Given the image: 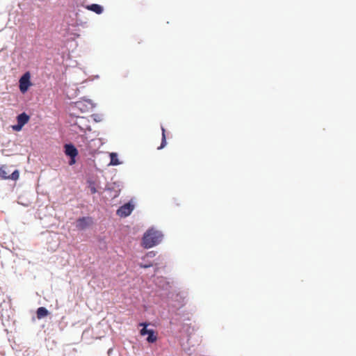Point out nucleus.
Here are the masks:
<instances>
[{
  "instance_id": "nucleus-1",
  "label": "nucleus",
  "mask_w": 356,
  "mask_h": 356,
  "mask_svg": "<svg viewBox=\"0 0 356 356\" xmlns=\"http://www.w3.org/2000/svg\"><path fill=\"white\" fill-rule=\"evenodd\" d=\"M162 238L163 234L161 232L151 228L144 234L141 244L146 249L151 248L158 245L162 241Z\"/></svg>"
},
{
  "instance_id": "nucleus-2",
  "label": "nucleus",
  "mask_w": 356,
  "mask_h": 356,
  "mask_svg": "<svg viewBox=\"0 0 356 356\" xmlns=\"http://www.w3.org/2000/svg\"><path fill=\"white\" fill-rule=\"evenodd\" d=\"M72 127L78 128L83 133L91 131L90 122L88 118L85 117H78Z\"/></svg>"
},
{
  "instance_id": "nucleus-3",
  "label": "nucleus",
  "mask_w": 356,
  "mask_h": 356,
  "mask_svg": "<svg viewBox=\"0 0 356 356\" xmlns=\"http://www.w3.org/2000/svg\"><path fill=\"white\" fill-rule=\"evenodd\" d=\"M10 170L8 166L3 165L0 167V177L3 179L17 180L19 177V172L17 170H14L9 175Z\"/></svg>"
},
{
  "instance_id": "nucleus-4",
  "label": "nucleus",
  "mask_w": 356,
  "mask_h": 356,
  "mask_svg": "<svg viewBox=\"0 0 356 356\" xmlns=\"http://www.w3.org/2000/svg\"><path fill=\"white\" fill-rule=\"evenodd\" d=\"M19 87L21 92L25 93L32 85L31 82V74L29 72H25L19 79Z\"/></svg>"
},
{
  "instance_id": "nucleus-5",
  "label": "nucleus",
  "mask_w": 356,
  "mask_h": 356,
  "mask_svg": "<svg viewBox=\"0 0 356 356\" xmlns=\"http://www.w3.org/2000/svg\"><path fill=\"white\" fill-rule=\"evenodd\" d=\"M134 208V206L131 203H126L117 210V215L120 217H127L131 213Z\"/></svg>"
},
{
  "instance_id": "nucleus-6",
  "label": "nucleus",
  "mask_w": 356,
  "mask_h": 356,
  "mask_svg": "<svg viewBox=\"0 0 356 356\" xmlns=\"http://www.w3.org/2000/svg\"><path fill=\"white\" fill-rule=\"evenodd\" d=\"M92 223V220L90 217H82L76 220V227L79 230L86 229Z\"/></svg>"
},
{
  "instance_id": "nucleus-7",
  "label": "nucleus",
  "mask_w": 356,
  "mask_h": 356,
  "mask_svg": "<svg viewBox=\"0 0 356 356\" xmlns=\"http://www.w3.org/2000/svg\"><path fill=\"white\" fill-rule=\"evenodd\" d=\"M65 153L66 155L70 156L71 159H75L78 155L77 149L72 144H67L65 145Z\"/></svg>"
},
{
  "instance_id": "nucleus-8",
  "label": "nucleus",
  "mask_w": 356,
  "mask_h": 356,
  "mask_svg": "<svg viewBox=\"0 0 356 356\" xmlns=\"http://www.w3.org/2000/svg\"><path fill=\"white\" fill-rule=\"evenodd\" d=\"M29 116L25 113H21L17 117V122L22 125L26 124L29 122Z\"/></svg>"
},
{
  "instance_id": "nucleus-9",
  "label": "nucleus",
  "mask_w": 356,
  "mask_h": 356,
  "mask_svg": "<svg viewBox=\"0 0 356 356\" xmlns=\"http://www.w3.org/2000/svg\"><path fill=\"white\" fill-rule=\"evenodd\" d=\"M87 9L95 12L97 14H101L103 12V8L99 4H91L87 6Z\"/></svg>"
},
{
  "instance_id": "nucleus-10",
  "label": "nucleus",
  "mask_w": 356,
  "mask_h": 356,
  "mask_svg": "<svg viewBox=\"0 0 356 356\" xmlns=\"http://www.w3.org/2000/svg\"><path fill=\"white\" fill-rule=\"evenodd\" d=\"M37 318L40 319L45 316H47L49 314L48 310L43 307H40L37 309Z\"/></svg>"
},
{
  "instance_id": "nucleus-11",
  "label": "nucleus",
  "mask_w": 356,
  "mask_h": 356,
  "mask_svg": "<svg viewBox=\"0 0 356 356\" xmlns=\"http://www.w3.org/2000/svg\"><path fill=\"white\" fill-rule=\"evenodd\" d=\"M110 158H111L110 165H118L120 163L118 160L117 153H115V152L111 153Z\"/></svg>"
},
{
  "instance_id": "nucleus-12",
  "label": "nucleus",
  "mask_w": 356,
  "mask_h": 356,
  "mask_svg": "<svg viewBox=\"0 0 356 356\" xmlns=\"http://www.w3.org/2000/svg\"><path fill=\"white\" fill-rule=\"evenodd\" d=\"M157 340V337L154 334V331L153 330H151L149 333L148 334V337L147 338V341L149 343H154Z\"/></svg>"
},
{
  "instance_id": "nucleus-13",
  "label": "nucleus",
  "mask_w": 356,
  "mask_h": 356,
  "mask_svg": "<svg viewBox=\"0 0 356 356\" xmlns=\"http://www.w3.org/2000/svg\"><path fill=\"white\" fill-rule=\"evenodd\" d=\"M161 130H162V140H161V146L158 147L159 149L163 148L167 144L166 138H165V129L163 127H161Z\"/></svg>"
},
{
  "instance_id": "nucleus-14",
  "label": "nucleus",
  "mask_w": 356,
  "mask_h": 356,
  "mask_svg": "<svg viewBox=\"0 0 356 356\" xmlns=\"http://www.w3.org/2000/svg\"><path fill=\"white\" fill-rule=\"evenodd\" d=\"M140 326H143L144 327L140 330V333L142 336H144L145 334H148L149 333V332L151 331V330H147L146 329V327L147 326V323H140Z\"/></svg>"
},
{
  "instance_id": "nucleus-15",
  "label": "nucleus",
  "mask_w": 356,
  "mask_h": 356,
  "mask_svg": "<svg viewBox=\"0 0 356 356\" xmlns=\"http://www.w3.org/2000/svg\"><path fill=\"white\" fill-rule=\"evenodd\" d=\"M23 127H24V125L20 124L17 122V124L16 125L13 126V129L16 131H19L22 129Z\"/></svg>"
},
{
  "instance_id": "nucleus-16",
  "label": "nucleus",
  "mask_w": 356,
  "mask_h": 356,
  "mask_svg": "<svg viewBox=\"0 0 356 356\" xmlns=\"http://www.w3.org/2000/svg\"><path fill=\"white\" fill-rule=\"evenodd\" d=\"M156 256V252L154 251H150L147 252L143 259L147 258V257H154Z\"/></svg>"
},
{
  "instance_id": "nucleus-17",
  "label": "nucleus",
  "mask_w": 356,
  "mask_h": 356,
  "mask_svg": "<svg viewBox=\"0 0 356 356\" xmlns=\"http://www.w3.org/2000/svg\"><path fill=\"white\" fill-rule=\"evenodd\" d=\"M152 265L153 264L152 263H148V264L145 263V264H140V266L143 268H147L152 266Z\"/></svg>"
},
{
  "instance_id": "nucleus-18",
  "label": "nucleus",
  "mask_w": 356,
  "mask_h": 356,
  "mask_svg": "<svg viewBox=\"0 0 356 356\" xmlns=\"http://www.w3.org/2000/svg\"><path fill=\"white\" fill-rule=\"evenodd\" d=\"M90 192L92 194H95L97 192V189L95 186H90Z\"/></svg>"
},
{
  "instance_id": "nucleus-19",
  "label": "nucleus",
  "mask_w": 356,
  "mask_h": 356,
  "mask_svg": "<svg viewBox=\"0 0 356 356\" xmlns=\"http://www.w3.org/2000/svg\"><path fill=\"white\" fill-rule=\"evenodd\" d=\"M75 163V159H71V161L70 162V165H72Z\"/></svg>"
}]
</instances>
